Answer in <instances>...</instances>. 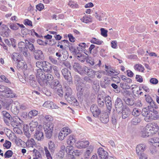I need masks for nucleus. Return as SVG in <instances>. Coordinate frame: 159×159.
<instances>
[{"label":"nucleus","mask_w":159,"mask_h":159,"mask_svg":"<svg viewBox=\"0 0 159 159\" xmlns=\"http://www.w3.org/2000/svg\"><path fill=\"white\" fill-rule=\"evenodd\" d=\"M50 87L53 89L56 93L62 97L63 95V91L61 85L57 79L53 80L51 82H49Z\"/></svg>","instance_id":"f257e3e1"},{"label":"nucleus","mask_w":159,"mask_h":159,"mask_svg":"<svg viewBox=\"0 0 159 159\" xmlns=\"http://www.w3.org/2000/svg\"><path fill=\"white\" fill-rule=\"evenodd\" d=\"M36 70L35 74L38 82L41 86H43L45 82V74L41 69H38Z\"/></svg>","instance_id":"f03ea898"},{"label":"nucleus","mask_w":159,"mask_h":159,"mask_svg":"<svg viewBox=\"0 0 159 159\" xmlns=\"http://www.w3.org/2000/svg\"><path fill=\"white\" fill-rule=\"evenodd\" d=\"M115 108L116 111L118 113H120L125 106L123 104L121 99L119 98H117L115 102Z\"/></svg>","instance_id":"7ed1b4c3"},{"label":"nucleus","mask_w":159,"mask_h":159,"mask_svg":"<svg viewBox=\"0 0 159 159\" xmlns=\"http://www.w3.org/2000/svg\"><path fill=\"white\" fill-rule=\"evenodd\" d=\"M66 152L70 155H72V158L75 157V156H79L80 155L79 151L78 150H74L73 149V147L72 145H70L66 147Z\"/></svg>","instance_id":"20e7f679"},{"label":"nucleus","mask_w":159,"mask_h":159,"mask_svg":"<svg viewBox=\"0 0 159 159\" xmlns=\"http://www.w3.org/2000/svg\"><path fill=\"white\" fill-rule=\"evenodd\" d=\"M109 111H102L100 114V120L104 123L106 124L109 120V115L110 114Z\"/></svg>","instance_id":"39448f33"},{"label":"nucleus","mask_w":159,"mask_h":159,"mask_svg":"<svg viewBox=\"0 0 159 159\" xmlns=\"http://www.w3.org/2000/svg\"><path fill=\"white\" fill-rule=\"evenodd\" d=\"M90 111L93 116L95 118L98 117L101 113V110L98 108V106L94 104L91 105Z\"/></svg>","instance_id":"423d86ee"},{"label":"nucleus","mask_w":159,"mask_h":159,"mask_svg":"<svg viewBox=\"0 0 159 159\" xmlns=\"http://www.w3.org/2000/svg\"><path fill=\"white\" fill-rule=\"evenodd\" d=\"M145 97L146 102L149 104L148 107L149 109H151L152 108H157V106L156 105V103L153 100L150 95H145Z\"/></svg>","instance_id":"0eeeda50"},{"label":"nucleus","mask_w":159,"mask_h":159,"mask_svg":"<svg viewBox=\"0 0 159 159\" xmlns=\"http://www.w3.org/2000/svg\"><path fill=\"white\" fill-rule=\"evenodd\" d=\"M86 61L88 63H89L92 66L94 65L93 68L97 69V68L99 67L101 65V61L99 60L98 63L96 64L94 59L91 57H88L86 58Z\"/></svg>","instance_id":"6e6552de"},{"label":"nucleus","mask_w":159,"mask_h":159,"mask_svg":"<svg viewBox=\"0 0 159 159\" xmlns=\"http://www.w3.org/2000/svg\"><path fill=\"white\" fill-rule=\"evenodd\" d=\"M61 72L65 79L69 82L71 81V76L70 71L68 69L65 68L62 69Z\"/></svg>","instance_id":"1a4fd4ad"},{"label":"nucleus","mask_w":159,"mask_h":159,"mask_svg":"<svg viewBox=\"0 0 159 159\" xmlns=\"http://www.w3.org/2000/svg\"><path fill=\"white\" fill-rule=\"evenodd\" d=\"M33 53L34 58L36 60H40L44 59V55L42 51L36 49Z\"/></svg>","instance_id":"9d476101"},{"label":"nucleus","mask_w":159,"mask_h":159,"mask_svg":"<svg viewBox=\"0 0 159 159\" xmlns=\"http://www.w3.org/2000/svg\"><path fill=\"white\" fill-rule=\"evenodd\" d=\"M147 127L149 128L150 131L152 133V134H155L158 130L159 127L156 123L153 122L149 123L147 125Z\"/></svg>","instance_id":"9b49d317"},{"label":"nucleus","mask_w":159,"mask_h":159,"mask_svg":"<svg viewBox=\"0 0 159 159\" xmlns=\"http://www.w3.org/2000/svg\"><path fill=\"white\" fill-rule=\"evenodd\" d=\"M4 93L7 98H13L17 97L16 94L12 90L7 87L6 88Z\"/></svg>","instance_id":"f8f14e48"},{"label":"nucleus","mask_w":159,"mask_h":159,"mask_svg":"<svg viewBox=\"0 0 159 159\" xmlns=\"http://www.w3.org/2000/svg\"><path fill=\"white\" fill-rule=\"evenodd\" d=\"M20 103L17 101H15L13 103L11 107V110L13 114L17 115L19 111Z\"/></svg>","instance_id":"ddd939ff"},{"label":"nucleus","mask_w":159,"mask_h":159,"mask_svg":"<svg viewBox=\"0 0 159 159\" xmlns=\"http://www.w3.org/2000/svg\"><path fill=\"white\" fill-rule=\"evenodd\" d=\"M1 115L3 117L5 122L7 125H8L9 124V121L12 118L10 115L6 111H2Z\"/></svg>","instance_id":"4468645a"},{"label":"nucleus","mask_w":159,"mask_h":159,"mask_svg":"<svg viewBox=\"0 0 159 159\" xmlns=\"http://www.w3.org/2000/svg\"><path fill=\"white\" fill-rule=\"evenodd\" d=\"M98 153L101 159H106L108 155L107 152L102 148L98 149Z\"/></svg>","instance_id":"2eb2a0df"},{"label":"nucleus","mask_w":159,"mask_h":159,"mask_svg":"<svg viewBox=\"0 0 159 159\" xmlns=\"http://www.w3.org/2000/svg\"><path fill=\"white\" fill-rule=\"evenodd\" d=\"M131 113L130 109L129 107L125 106L120 114L122 113V118L125 119L129 116Z\"/></svg>","instance_id":"dca6fc26"},{"label":"nucleus","mask_w":159,"mask_h":159,"mask_svg":"<svg viewBox=\"0 0 159 159\" xmlns=\"http://www.w3.org/2000/svg\"><path fill=\"white\" fill-rule=\"evenodd\" d=\"M141 134L142 137H148L152 135V133L150 131L149 128L147 127V125L142 129Z\"/></svg>","instance_id":"f3484780"},{"label":"nucleus","mask_w":159,"mask_h":159,"mask_svg":"<svg viewBox=\"0 0 159 159\" xmlns=\"http://www.w3.org/2000/svg\"><path fill=\"white\" fill-rule=\"evenodd\" d=\"M150 111V109H149L148 108H147L145 107L143 109L142 111L141 112L143 116H146L144 119L147 122L150 121L152 119L150 116H147L149 113Z\"/></svg>","instance_id":"a211bd4d"},{"label":"nucleus","mask_w":159,"mask_h":159,"mask_svg":"<svg viewBox=\"0 0 159 159\" xmlns=\"http://www.w3.org/2000/svg\"><path fill=\"white\" fill-rule=\"evenodd\" d=\"M34 136V138L39 141H41L44 139L43 133L39 129L36 131Z\"/></svg>","instance_id":"6ab92c4d"},{"label":"nucleus","mask_w":159,"mask_h":159,"mask_svg":"<svg viewBox=\"0 0 159 159\" xmlns=\"http://www.w3.org/2000/svg\"><path fill=\"white\" fill-rule=\"evenodd\" d=\"M146 146L144 144L138 145L136 147V153L138 155L143 153V152L145 149Z\"/></svg>","instance_id":"aec40b11"},{"label":"nucleus","mask_w":159,"mask_h":159,"mask_svg":"<svg viewBox=\"0 0 159 159\" xmlns=\"http://www.w3.org/2000/svg\"><path fill=\"white\" fill-rule=\"evenodd\" d=\"M106 14V13L105 12L101 11L100 12L99 15L98 14L97 12H96L95 14H94V16L97 20L100 21H102L103 20L106 19V18H104Z\"/></svg>","instance_id":"412c9836"},{"label":"nucleus","mask_w":159,"mask_h":159,"mask_svg":"<svg viewBox=\"0 0 159 159\" xmlns=\"http://www.w3.org/2000/svg\"><path fill=\"white\" fill-rule=\"evenodd\" d=\"M18 48L20 52H23L28 50L27 49V44L26 43L21 41L18 44Z\"/></svg>","instance_id":"4be33fe9"},{"label":"nucleus","mask_w":159,"mask_h":159,"mask_svg":"<svg viewBox=\"0 0 159 159\" xmlns=\"http://www.w3.org/2000/svg\"><path fill=\"white\" fill-rule=\"evenodd\" d=\"M107 100L105 101V103L106 104L107 108L108 110V111H111L112 108V101L111 98L109 96H107L106 97Z\"/></svg>","instance_id":"5701e85b"},{"label":"nucleus","mask_w":159,"mask_h":159,"mask_svg":"<svg viewBox=\"0 0 159 159\" xmlns=\"http://www.w3.org/2000/svg\"><path fill=\"white\" fill-rule=\"evenodd\" d=\"M65 94V98L66 100H69L70 97L71 96L72 90L71 88L69 86L66 87Z\"/></svg>","instance_id":"b1692460"},{"label":"nucleus","mask_w":159,"mask_h":159,"mask_svg":"<svg viewBox=\"0 0 159 159\" xmlns=\"http://www.w3.org/2000/svg\"><path fill=\"white\" fill-rule=\"evenodd\" d=\"M77 49L78 50L77 52L75 54H74V55L75 56L77 57V59L79 60L80 61H84V55H82L80 53V47H77Z\"/></svg>","instance_id":"393cba45"},{"label":"nucleus","mask_w":159,"mask_h":159,"mask_svg":"<svg viewBox=\"0 0 159 159\" xmlns=\"http://www.w3.org/2000/svg\"><path fill=\"white\" fill-rule=\"evenodd\" d=\"M11 58L16 63H18L20 61V56L18 53L13 52L11 55Z\"/></svg>","instance_id":"a878e982"},{"label":"nucleus","mask_w":159,"mask_h":159,"mask_svg":"<svg viewBox=\"0 0 159 159\" xmlns=\"http://www.w3.org/2000/svg\"><path fill=\"white\" fill-rule=\"evenodd\" d=\"M48 146L50 152H54L56 148V146L54 142L52 141H49L48 143Z\"/></svg>","instance_id":"bb28decb"},{"label":"nucleus","mask_w":159,"mask_h":159,"mask_svg":"<svg viewBox=\"0 0 159 159\" xmlns=\"http://www.w3.org/2000/svg\"><path fill=\"white\" fill-rule=\"evenodd\" d=\"M97 71L92 70L90 68L88 67L87 70V72L86 74L90 77L91 78H94L95 77V74L96 73Z\"/></svg>","instance_id":"cd10ccee"},{"label":"nucleus","mask_w":159,"mask_h":159,"mask_svg":"<svg viewBox=\"0 0 159 159\" xmlns=\"http://www.w3.org/2000/svg\"><path fill=\"white\" fill-rule=\"evenodd\" d=\"M124 100L126 105L129 106L133 105L135 103L134 100L132 98L125 97Z\"/></svg>","instance_id":"c85d7f7f"},{"label":"nucleus","mask_w":159,"mask_h":159,"mask_svg":"<svg viewBox=\"0 0 159 159\" xmlns=\"http://www.w3.org/2000/svg\"><path fill=\"white\" fill-rule=\"evenodd\" d=\"M101 96V95H99L98 97V102L99 107H102L104 105V102H105L106 100L103 97H100Z\"/></svg>","instance_id":"c756f323"},{"label":"nucleus","mask_w":159,"mask_h":159,"mask_svg":"<svg viewBox=\"0 0 159 159\" xmlns=\"http://www.w3.org/2000/svg\"><path fill=\"white\" fill-rule=\"evenodd\" d=\"M25 42L27 44V49L28 48L30 52H33L36 50L34 44L29 42L28 40H25Z\"/></svg>","instance_id":"7c9ffc66"},{"label":"nucleus","mask_w":159,"mask_h":159,"mask_svg":"<svg viewBox=\"0 0 159 159\" xmlns=\"http://www.w3.org/2000/svg\"><path fill=\"white\" fill-rule=\"evenodd\" d=\"M93 146L90 145L86 149V151L84 152V156L86 158L88 157L90 155L93 151Z\"/></svg>","instance_id":"2f4dec72"},{"label":"nucleus","mask_w":159,"mask_h":159,"mask_svg":"<svg viewBox=\"0 0 159 159\" xmlns=\"http://www.w3.org/2000/svg\"><path fill=\"white\" fill-rule=\"evenodd\" d=\"M76 141L75 137L73 135H70L67 140V143L68 145H73Z\"/></svg>","instance_id":"473e14b6"},{"label":"nucleus","mask_w":159,"mask_h":159,"mask_svg":"<svg viewBox=\"0 0 159 159\" xmlns=\"http://www.w3.org/2000/svg\"><path fill=\"white\" fill-rule=\"evenodd\" d=\"M66 152V147L64 145H62L60 147V150L59 151L58 156L62 158L64 156L65 152Z\"/></svg>","instance_id":"72a5a7b5"},{"label":"nucleus","mask_w":159,"mask_h":159,"mask_svg":"<svg viewBox=\"0 0 159 159\" xmlns=\"http://www.w3.org/2000/svg\"><path fill=\"white\" fill-rule=\"evenodd\" d=\"M54 125L53 124L50 122L46 123V124H45L44 125V130H53V128Z\"/></svg>","instance_id":"f704fd0d"},{"label":"nucleus","mask_w":159,"mask_h":159,"mask_svg":"<svg viewBox=\"0 0 159 159\" xmlns=\"http://www.w3.org/2000/svg\"><path fill=\"white\" fill-rule=\"evenodd\" d=\"M88 67L86 66H81L78 73L81 75L86 74L87 72V70Z\"/></svg>","instance_id":"c9c22d12"},{"label":"nucleus","mask_w":159,"mask_h":159,"mask_svg":"<svg viewBox=\"0 0 159 159\" xmlns=\"http://www.w3.org/2000/svg\"><path fill=\"white\" fill-rule=\"evenodd\" d=\"M26 144L29 147H33V146L36 144V143L34 139L31 138L27 141Z\"/></svg>","instance_id":"e433bc0d"},{"label":"nucleus","mask_w":159,"mask_h":159,"mask_svg":"<svg viewBox=\"0 0 159 159\" xmlns=\"http://www.w3.org/2000/svg\"><path fill=\"white\" fill-rule=\"evenodd\" d=\"M21 52L26 58L27 61H29L30 60L31 56L30 53L28 52V50Z\"/></svg>","instance_id":"4c0bfd02"},{"label":"nucleus","mask_w":159,"mask_h":159,"mask_svg":"<svg viewBox=\"0 0 159 159\" xmlns=\"http://www.w3.org/2000/svg\"><path fill=\"white\" fill-rule=\"evenodd\" d=\"M51 65L48 63H47L45 67L43 68V70L48 73H51L52 72Z\"/></svg>","instance_id":"58836bf2"},{"label":"nucleus","mask_w":159,"mask_h":159,"mask_svg":"<svg viewBox=\"0 0 159 159\" xmlns=\"http://www.w3.org/2000/svg\"><path fill=\"white\" fill-rule=\"evenodd\" d=\"M10 31V30L8 28H7L3 30L1 32V35L3 37H7L9 35V34Z\"/></svg>","instance_id":"ea45409f"},{"label":"nucleus","mask_w":159,"mask_h":159,"mask_svg":"<svg viewBox=\"0 0 159 159\" xmlns=\"http://www.w3.org/2000/svg\"><path fill=\"white\" fill-rule=\"evenodd\" d=\"M62 56V61H64L67 59L68 57V52L66 50H62L61 51Z\"/></svg>","instance_id":"a19ab883"},{"label":"nucleus","mask_w":159,"mask_h":159,"mask_svg":"<svg viewBox=\"0 0 159 159\" xmlns=\"http://www.w3.org/2000/svg\"><path fill=\"white\" fill-rule=\"evenodd\" d=\"M90 16H84L81 19V20L82 22L87 23L88 22H91L92 21V19L90 17Z\"/></svg>","instance_id":"79ce46f5"},{"label":"nucleus","mask_w":159,"mask_h":159,"mask_svg":"<svg viewBox=\"0 0 159 159\" xmlns=\"http://www.w3.org/2000/svg\"><path fill=\"white\" fill-rule=\"evenodd\" d=\"M151 143H153L154 146L159 147V138L154 137L151 139Z\"/></svg>","instance_id":"37998d69"},{"label":"nucleus","mask_w":159,"mask_h":159,"mask_svg":"<svg viewBox=\"0 0 159 159\" xmlns=\"http://www.w3.org/2000/svg\"><path fill=\"white\" fill-rule=\"evenodd\" d=\"M38 114V112L36 110H33L30 111L28 114V117L31 118L36 116Z\"/></svg>","instance_id":"c03bdc74"},{"label":"nucleus","mask_w":159,"mask_h":159,"mask_svg":"<svg viewBox=\"0 0 159 159\" xmlns=\"http://www.w3.org/2000/svg\"><path fill=\"white\" fill-rule=\"evenodd\" d=\"M141 111L137 108L134 109L131 112L132 115L134 116H139L141 114Z\"/></svg>","instance_id":"a18cd8bd"},{"label":"nucleus","mask_w":159,"mask_h":159,"mask_svg":"<svg viewBox=\"0 0 159 159\" xmlns=\"http://www.w3.org/2000/svg\"><path fill=\"white\" fill-rule=\"evenodd\" d=\"M90 42L92 43L100 45L102 44L103 41L96 38H93L91 39Z\"/></svg>","instance_id":"49530a36"},{"label":"nucleus","mask_w":159,"mask_h":159,"mask_svg":"<svg viewBox=\"0 0 159 159\" xmlns=\"http://www.w3.org/2000/svg\"><path fill=\"white\" fill-rule=\"evenodd\" d=\"M134 69L140 72H143L144 70L143 66L141 64H136L134 66Z\"/></svg>","instance_id":"de8ad7c7"},{"label":"nucleus","mask_w":159,"mask_h":159,"mask_svg":"<svg viewBox=\"0 0 159 159\" xmlns=\"http://www.w3.org/2000/svg\"><path fill=\"white\" fill-rule=\"evenodd\" d=\"M81 66L79 63H74L73 66V67L75 71L78 73Z\"/></svg>","instance_id":"09e8293b"},{"label":"nucleus","mask_w":159,"mask_h":159,"mask_svg":"<svg viewBox=\"0 0 159 159\" xmlns=\"http://www.w3.org/2000/svg\"><path fill=\"white\" fill-rule=\"evenodd\" d=\"M10 121L11 122V124L13 127H16L18 125V123L17 122L16 120V118H11Z\"/></svg>","instance_id":"8fccbe9b"},{"label":"nucleus","mask_w":159,"mask_h":159,"mask_svg":"<svg viewBox=\"0 0 159 159\" xmlns=\"http://www.w3.org/2000/svg\"><path fill=\"white\" fill-rule=\"evenodd\" d=\"M46 137L47 138L50 139L52 136L53 130H44Z\"/></svg>","instance_id":"3c124183"},{"label":"nucleus","mask_w":159,"mask_h":159,"mask_svg":"<svg viewBox=\"0 0 159 159\" xmlns=\"http://www.w3.org/2000/svg\"><path fill=\"white\" fill-rule=\"evenodd\" d=\"M45 80H46V81L49 83V81H51L53 80V77L51 74L48 73L46 75H45Z\"/></svg>","instance_id":"603ef678"},{"label":"nucleus","mask_w":159,"mask_h":159,"mask_svg":"<svg viewBox=\"0 0 159 159\" xmlns=\"http://www.w3.org/2000/svg\"><path fill=\"white\" fill-rule=\"evenodd\" d=\"M69 100H66L67 101H70L71 104H73L74 105L78 106L79 104V102H77L76 99L74 97H72L71 96L70 97Z\"/></svg>","instance_id":"864d4df0"},{"label":"nucleus","mask_w":159,"mask_h":159,"mask_svg":"<svg viewBox=\"0 0 159 159\" xmlns=\"http://www.w3.org/2000/svg\"><path fill=\"white\" fill-rule=\"evenodd\" d=\"M141 121L140 119L139 118H133L131 121V123L134 125H137L138 123H139Z\"/></svg>","instance_id":"5fc2aeb1"},{"label":"nucleus","mask_w":159,"mask_h":159,"mask_svg":"<svg viewBox=\"0 0 159 159\" xmlns=\"http://www.w3.org/2000/svg\"><path fill=\"white\" fill-rule=\"evenodd\" d=\"M44 150L45 152L46 156L47 158L48 159H52V157H51L50 152L48 151L47 147H44Z\"/></svg>","instance_id":"6e6d98bb"},{"label":"nucleus","mask_w":159,"mask_h":159,"mask_svg":"<svg viewBox=\"0 0 159 159\" xmlns=\"http://www.w3.org/2000/svg\"><path fill=\"white\" fill-rule=\"evenodd\" d=\"M120 87L123 89H129L130 86L128 83H121L120 84Z\"/></svg>","instance_id":"4d7b16f0"},{"label":"nucleus","mask_w":159,"mask_h":159,"mask_svg":"<svg viewBox=\"0 0 159 159\" xmlns=\"http://www.w3.org/2000/svg\"><path fill=\"white\" fill-rule=\"evenodd\" d=\"M13 153V152L12 151L10 150H7L4 154V157L5 158H10L12 156Z\"/></svg>","instance_id":"13d9d810"},{"label":"nucleus","mask_w":159,"mask_h":159,"mask_svg":"<svg viewBox=\"0 0 159 159\" xmlns=\"http://www.w3.org/2000/svg\"><path fill=\"white\" fill-rule=\"evenodd\" d=\"M64 129H62L59 134V139L61 140H63L64 138L66 136V134H65V133H64Z\"/></svg>","instance_id":"bf43d9fd"},{"label":"nucleus","mask_w":159,"mask_h":159,"mask_svg":"<svg viewBox=\"0 0 159 159\" xmlns=\"http://www.w3.org/2000/svg\"><path fill=\"white\" fill-rule=\"evenodd\" d=\"M13 101L11 99L7 100L4 104V106L7 109H9L11 104L12 103Z\"/></svg>","instance_id":"052dcab7"},{"label":"nucleus","mask_w":159,"mask_h":159,"mask_svg":"<svg viewBox=\"0 0 159 159\" xmlns=\"http://www.w3.org/2000/svg\"><path fill=\"white\" fill-rule=\"evenodd\" d=\"M69 47L70 51L72 53L73 55L76 53V52H77V50L76 49L75 47V46L72 45H71L70 46H70Z\"/></svg>","instance_id":"680f3d73"},{"label":"nucleus","mask_w":159,"mask_h":159,"mask_svg":"<svg viewBox=\"0 0 159 159\" xmlns=\"http://www.w3.org/2000/svg\"><path fill=\"white\" fill-rule=\"evenodd\" d=\"M11 143L10 142L6 140L5 143L3 144V146L7 149H9L11 147Z\"/></svg>","instance_id":"e2e57ef3"},{"label":"nucleus","mask_w":159,"mask_h":159,"mask_svg":"<svg viewBox=\"0 0 159 159\" xmlns=\"http://www.w3.org/2000/svg\"><path fill=\"white\" fill-rule=\"evenodd\" d=\"M101 31V34L104 37H107V30H105L103 28H101L100 29Z\"/></svg>","instance_id":"0e129e2a"},{"label":"nucleus","mask_w":159,"mask_h":159,"mask_svg":"<svg viewBox=\"0 0 159 159\" xmlns=\"http://www.w3.org/2000/svg\"><path fill=\"white\" fill-rule=\"evenodd\" d=\"M18 27L19 26L22 28L21 32L23 34H27V33L26 32L27 31V30L23 24H19V25H18Z\"/></svg>","instance_id":"69168bd1"},{"label":"nucleus","mask_w":159,"mask_h":159,"mask_svg":"<svg viewBox=\"0 0 159 159\" xmlns=\"http://www.w3.org/2000/svg\"><path fill=\"white\" fill-rule=\"evenodd\" d=\"M19 23H16V24H11L10 25V28L13 30H16L18 29V25H19Z\"/></svg>","instance_id":"338daca9"},{"label":"nucleus","mask_w":159,"mask_h":159,"mask_svg":"<svg viewBox=\"0 0 159 159\" xmlns=\"http://www.w3.org/2000/svg\"><path fill=\"white\" fill-rule=\"evenodd\" d=\"M83 142L82 141H80L77 142L75 144V146L79 148H84L85 146H84Z\"/></svg>","instance_id":"774afa93"}]
</instances>
